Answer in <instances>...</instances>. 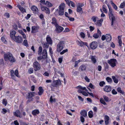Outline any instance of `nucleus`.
Listing matches in <instances>:
<instances>
[{"mask_svg": "<svg viewBox=\"0 0 125 125\" xmlns=\"http://www.w3.org/2000/svg\"><path fill=\"white\" fill-rule=\"evenodd\" d=\"M14 116L17 117H21L20 113L19 110H17L13 113Z\"/></svg>", "mask_w": 125, "mask_h": 125, "instance_id": "a211bd4d", "label": "nucleus"}, {"mask_svg": "<svg viewBox=\"0 0 125 125\" xmlns=\"http://www.w3.org/2000/svg\"><path fill=\"white\" fill-rule=\"evenodd\" d=\"M88 116L90 118H92L93 116V113L92 111H91L88 113Z\"/></svg>", "mask_w": 125, "mask_h": 125, "instance_id": "c03bdc74", "label": "nucleus"}, {"mask_svg": "<svg viewBox=\"0 0 125 125\" xmlns=\"http://www.w3.org/2000/svg\"><path fill=\"white\" fill-rule=\"evenodd\" d=\"M50 101L51 103H52L53 102H55V100L54 98L53 99L52 96H51L50 98Z\"/></svg>", "mask_w": 125, "mask_h": 125, "instance_id": "4d7b16f0", "label": "nucleus"}, {"mask_svg": "<svg viewBox=\"0 0 125 125\" xmlns=\"http://www.w3.org/2000/svg\"><path fill=\"white\" fill-rule=\"evenodd\" d=\"M106 6L104 5H103V6L102 9L104 13H107V10L105 8Z\"/></svg>", "mask_w": 125, "mask_h": 125, "instance_id": "a18cd8bd", "label": "nucleus"}, {"mask_svg": "<svg viewBox=\"0 0 125 125\" xmlns=\"http://www.w3.org/2000/svg\"><path fill=\"white\" fill-rule=\"evenodd\" d=\"M64 13V10H59L58 12V14L59 15L62 16L63 15Z\"/></svg>", "mask_w": 125, "mask_h": 125, "instance_id": "a19ab883", "label": "nucleus"}, {"mask_svg": "<svg viewBox=\"0 0 125 125\" xmlns=\"http://www.w3.org/2000/svg\"><path fill=\"white\" fill-rule=\"evenodd\" d=\"M84 117L82 116H81L80 117V120L81 121V122L83 123L85 121Z\"/></svg>", "mask_w": 125, "mask_h": 125, "instance_id": "603ef678", "label": "nucleus"}, {"mask_svg": "<svg viewBox=\"0 0 125 125\" xmlns=\"http://www.w3.org/2000/svg\"><path fill=\"white\" fill-rule=\"evenodd\" d=\"M52 23L55 26L58 24L57 23V21L55 17H53L52 19Z\"/></svg>", "mask_w": 125, "mask_h": 125, "instance_id": "bb28decb", "label": "nucleus"}, {"mask_svg": "<svg viewBox=\"0 0 125 125\" xmlns=\"http://www.w3.org/2000/svg\"><path fill=\"white\" fill-rule=\"evenodd\" d=\"M45 5L47 7H51L53 6V5L48 1H46Z\"/></svg>", "mask_w": 125, "mask_h": 125, "instance_id": "c85d7f7f", "label": "nucleus"}, {"mask_svg": "<svg viewBox=\"0 0 125 125\" xmlns=\"http://www.w3.org/2000/svg\"><path fill=\"white\" fill-rule=\"evenodd\" d=\"M33 68H30L28 70V72L30 74H31L33 72Z\"/></svg>", "mask_w": 125, "mask_h": 125, "instance_id": "79ce46f5", "label": "nucleus"}, {"mask_svg": "<svg viewBox=\"0 0 125 125\" xmlns=\"http://www.w3.org/2000/svg\"><path fill=\"white\" fill-rule=\"evenodd\" d=\"M2 113L3 114H4L7 112V110L6 109L4 108L2 109Z\"/></svg>", "mask_w": 125, "mask_h": 125, "instance_id": "0e129e2a", "label": "nucleus"}, {"mask_svg": "<svg viewBox=\"0 0 125 125\" xmlns=\"http://www.w3.org/2000/svg\"><path fill=\"white\" fill-rule=\"evenodd\" d=\"M80 36L83 39H84L85 36V34L83 32H81L80 33Z\"/></svg>", "mask_w": 125, "mask_h": 125, "instance_id": "49530a36", "label": "nucleus"}, {"mask_svg": "<svg viewBox=\"0 0 125 125\" xmlns=\"http://www.w3.org/2000/svg\"><path fill=\"white\" fill-rule=\"evenodd\" d=\"M104 90L107 92H110L111 90V88L110 86L106 85L104 88Z\"/></svg>", "mask_w": 125, "mask_h": 125, "instance_id": "aec40b11", "label": "nucleus"}, {"mask_svg": "<svg viewBox=\"0 0 125 125\" xmlns=\"http://www.w3.org/2000/svg\"><path fill=\"white\" fill-rule=\"evenodd\" d=\"M65 46L64 41H60L57 46V51L58 52H60L64 47Z\"/></svg>", "mask_w": 125, "mask_h": 125, "instance_id": "7ed1b4c3", "label": "nucleus"}, {"mask_svg": "<svg viewBox=\"0 0 125 125\" xmlns=\"http://www.w3.org/2000/svg\"><path fill=\"white\" fill-rule=\"evenodd\" d=\"M79 45L80 46L82 47L84 46V45L87 46V43L86 42H84L82 41L79 42Z\"/></svg>", "mask_w": 125, "mask_h": 125, "instance_id": "c756f323", "label": "nucleus"}, {"mask_svg": "<svg viewBox=\"0 0 125 125\" xmlns=\"http://www.w3.org/2000/svg\"><path fill=\"white\" fill-rule=\"evenodd\" d=\"M49 44L47 42H45L43 44V45L44 47L45 48H47L49 47Z\"/></svg>", "mask_w": 125, "mask_h": 125, "instance_id": "3c124183", "label": "nucleus"}, {"mask_svg": "<svg viewBox=\"0 0 125 125\" xmlns=\"http://www.w3.org/2000/svg\"><path fill=\"white\" fill-rule=\"evenodd\" d=\"M33 66L34 71H36L40 70L41 68L40 64L37 61H36L33 63Z\"/></svg>", "mask_w": 125, "mask_h": 125, "instance_id": "0eeeda50", "label": "nucleus"}, {"mask_svg": "<svg viewBox=\"0 0 125 125\" xmlns=\"http://www.w3.org/2000/svg\"><path fill=\"white\" fill-rule=\"evenodd\" d=\"M91 59L93 63L95 64V63L96 60L95 56H92L91 57Z\"/></svg>", "mask_w": 125, "mask_h": 125, "instance_id": "72a5a7b5", "label": "nucleus"}, {"mask_svg": "<svg viewBox=\"0 0 125 125\" xmlns=\"http://www.w3.org/2000/svg\"><path fill=\"white\" fill-rule=\"evenodd\" d=\"M55 27V31L57 33H59L61 32L64 30L63 27L59 25L58 24Z\"/></svg>", "mask_w": 125, "mask_h": 125, "instance_id": "9d476101", "label": "nucleus"}, {"mask_svg": "<svg viewBox=\"0 0 125 125\" xmlns=\"http://www.w3.org/2000/svg\"><path fill=\"white\" fill-rule=\"evenodd\" d=\"M107 62L112 68L114 67L116 65V64L117 63V60L114 59H112L110 60H108Z\"/></svg>", "mask_w": 125, "mask_h": 125, "instance_id": "39448f33", "label": "nucleus"}, {"mask_svg": "<svg viewBox=\"0 0 125 125\" xmlns=\"http://www.w3.org/2000/svg\"><path fill=\"white\" fill-rule=\"evenodd\" d=\"M104 122L105 124L107 125L109 124V117L107 115H105L104 117Z\"/></svg>", "mask_w": 125, "mask_h": 125, "instance_id": "a878e982", "label": "nucleus"}, {"mask_svg": "<svg viewBox=\"0 0 125 125\" xmlns=\"http://www.w3.org/2000/svg\"><path fill=\"white\" fill-rule=\"evenodd\" d=\"M99 21H100L97 20L96 23V25L98 26H100L102 25V22Z\"/></svg>", "mask_w": 125, "mask_h": 125, "instance_id": "864d4df0", "label": "nucleus"}, {"mask_svg": "<svg viewBox=\"0 0 125 125\" xmlns=\"http://www.w3.org/2000/svg\"><path fill=\"white\" fill-rule=\"evenodd\" d=\"M64 3H62L59 6V10H63L64 9Z\"/></svg>", "mask_w": 125, "mask_h": 125, "instance_id": "2f4dec72", "label": "nucleus"}, {"mask_svg": "<svg viewBox=\"0 0 125 125\" xmlns=\"http://www.w3.org/2000/svg\"><path fill=\"white\" fill-rule=\"evenodd\" d=\"M107 5L109 10V18L110 20H111V25L112 26L114 22L115 21V17L113 14L112 12L113 10L111 9L110 6L108 4H107Z\"/></svg>", "mask_w": 125, "mask_h": 125, "instance_id": "f03ea898", "label": "nucleus"}, {"mask_svg": "<svg viewBox=\"0 0 125 125\" xmlns=\"http://www.w3.org/2000/svg\"><path fill=\"white\" fill-rule=\"evenodd\" d=\"M40 27L38 25L32 26L31 27V33H35L39 32Z\"/></svg>", "mask_w": 125, "mask_h": 125, "instance_id": "6e6552de", "label": "nucleus"}, {"mask_svg": "<svg viewBox=\"0 0 125 125\" xmlns=\"http://www.w3.org/2000/svg\"><path fill=\"white\" fill-rule=\"evenodd\" d=\"M13 29L15 30L18 29V26L16 24H14L13 26Z\"/></svg>", "mask_w": 125, "mask_h": 125, "instance_id": "774afa93", "label": "nucleus"}, {"mask_svg": "<svg viewBox=\"0 0 125 125\" xmlns=\"http://www.w3.org/2000/svg\"><path fill=\"white\" fill-rule=\"evenodd\" d=\"M61 81L59 79L54 81L52 84V85L53 87H57V86L61 85Z\"/></svg>", "mask_w": 125, "mask_h": 125, "instance_id": "9b49d317", "label": "nucleus"}, {"mask_svg": "<svg viewBox=\"0 0 125 125\" xmlns=\"http://www.w3.org/2000/svg\"><path fill=\"white\" fill-rule=\"evenodd\" d=\"M14 74L16 76L18 77H19V76L18 75V71L17 70H16L15 71Z\"/></svg>", "mask_w": 125, "mask_h": 125, "instance_id": "13d9d810", "label": "nucleus"}, {"mask_svg": "<svg viewBox=\"0 0 125 125\" xmlns=\"http://www.w3.org/2000/svg\"><path fill=\"white\" fill-rule=\"evenodd\" d=\"M99 35L97 33L94 34L93 35V37L94 38H97L99 37Z\"/></svg>", "mask_w": 125, "mask_h": 125, "instance_id": "052dcab7", "label": "nucleus"}, {"mask_svg": "<svg viewBox=\"0 0 125 125\" xmlns=\"http://www.w3.org/2000/svg\"><path fill=\"white\" fill-rule=\"evenodd\" d=\"M112 78L113 80L114 81L115 83H118V80L115 76H112Z\"/></svg>", "mask_w": 125, "mask_h": 125, "instance_id": "58836bf2", "label": "nucleus"}, {"mask_svg": "<svg viewBox=\"0 0 125 125\" xmlns=\"http://www.w3.org/2000/svg\"><path fill=\"white\" fill-rule=\"evenodd\" d=\"M1 40L4 43L6 44L7 43V41L6 40V39L3 36H2L1 37Z\"/></svg>", "mask_w": 125, "mask_h": 125, "instance_id": "e433bc0d", "label": "nucleus"}, {"mask_svg": "<svg viewBox=\"0 0 125 125\" xmlns=\"http://www.w3.org/2000/svg\"><path fill=\"white\" fill-rule=\"evenodd\" d=\"M49 51L50 52V55L52 56L53 54V52L52 51V49L51 47H50L49 48Z\"/></svg>", "mask_w": 125, "mask_h": 125, "instance_id": "de8ad7c7", "label": "nucleus"}, {"mask_svg": "<svg viewBox=\"0 0 125 125\" xmlns=\"http://www.w3.org/2000/svg\"><path fill=\"white\" fill-rule=\"evenodd\" d=\"M85 90L87 91L88 90L86 89V88L85 87H83L79 85V93H82V94L86 96H87L88 94L85 92H84L83 91V90Z\"/></svg>", "mask_w": 125, "mask_h": 125, "instance_id": "423d86ee", "label": "nucleus"}, {"mask_svg": "<svg viewBox=\"0 0 125 125\" xmlns=\"http://www.w3.org/2000/svg\"><path fill=\"white\" fill-rule=\"evenodd\" d=\"M54 73L55 74H57V73H60V71L58 70L57 69L55 68H54Z\"/></svg>", "mask_w": 125, "mask_h": 125, "instance_id": "5fc2aeb1", "label": "nucleus"}, {"mask_svg": "<svg viewBox=\"0 0 125 125\" xmlns=\"http://www.w3.org/2000/svg\"><path fill=\"white\" fill-rule=\"evenodd\" d=\"M46 41L49 44H52V41L51 39V37L48 35L46 38Z\"/></svg>", "mask_w": 125, "mask_h": 125, "instance_id": "2eb2a0df", "label": "nucleus"}, {"mask_svg": "<svg viewBox=\"0 0 125 125\" xmlns=\"http://www.w3.org/2000/svg\"><path fill=\"white\" fill-rule=\"evenodd\" d=\"M97 43L95 41L92 42L90 44V47L92 49H95L97 47Z\"/></svg>", "mask_w": 125, "mask_h": 125, "instance_id": "4468645a", "label": "nucleus"}, {"mask_svg": "<svg viewBox=\"0 0 125 125\" xmlns=\"http://www.w3.org/2000/svg\"><path fill=\"white\" fill-rule=\"evenodd\" d=\"M80 114L81 116H83L84 117H86L87 116V113L86 111L85 110H83L81 111Z\"/></svg>", "mask_w": 125, "mask_h": 125, "instance_id": "b1692460", "label": "nucleus"}, {"mask_svg": "<svg viewBox=\"0 0 125 125\" xmlns=\"http://www.w3.org/2000/svg\"><path fill=\"white\" fill-rule=\"evenodd\" d=\"M83 3H79V13L81 14H82L83 12L81 7H83Z\"/></svg>", "mask_w": 125, "mask_h": 125, "instance_id": "dca6fc26", "label": "nucleus"}, {"mask_svg": "<svg viewBox=\"0 0 125 125\" xmlns=\"http://www.w3.org/2000/svg\"><path fill=\"white\" fill-rule=\"evenodd\" d=\"M42 48L41 46L39 47L38 51V54L39 55H41L42 54Z\"/></svg>", "mask_w": 125, "mask_h": 125, "instance_id": "7c9ffc66", "label": "nucleus"}, {"mask_svg": "<svg viewBox=\"0 0 125 125\" xmlns=\"http://www.w3.org/2000/svg\"><path fill=\"white\" fill-rule=\"evenodd\" d=\"M119 39V43L120 46H121L122 43V41L121 39V37L120 36H119L118 37Z\"/></svg>", "mask_w": 125, "mask_h": 125, "instance_id": "8fccbe9b", "label": "nucleus"}, {"mask_svg": "<svg viewBox=\"0 0 125 125\" xmlns=\"http://www.w3.org/2000/svg\"><path fill=\"white\" fill-rule=\"evenodd\" d=\"M86 68V66L84 65H82L80 67V69L81 70V71H83L85 70Z\"/></svg>", "mask_w": 125, "mask_h": 125, "instance_id": "f704fd0d", "label": "nucleus"}, {"mask_svg": "<svg viewBox=\"0 0 125 125\" xmlns=\"http://www.w3.org/2000/svg\"><path fill=\"white\" fill-rule=\"evenodd\" d=\"M41 10L45 12L47 14H49L50 13V11L49 9L46 7L41 6Z\"/></svg>", "mask_w": 125, "mask_h": 125, "instance_id": "f8f14e48", "label": "nucleus"}, {"mask_svg": "<svg viewBox=\"0 0 125 125\" xmlns=\"http://www.w3.org/2000/svg\"><path fill=\"white\" fill-rule=\"evenodd\" d=\"M105 84V83L104 81H102L100 82L99 83V84L100 86L102 87Z\"/></svg>", "mask_w": 125, "mask_h": 125, "instance_id": "e2e57ef3", "label": "nucleus"}, {"mask_svg": "<svg viewBox=\"0 0 125 125\" xmlns=\"http://www.w3.org/2000/svg\"><path fill=\"white\" fill-rule=\"evenodd\" d=\"M112 39L111 36L109 34H106V41L107 42H110Z\"/></svg>", "mask_w": 125, "mask_h": 125, "instance_id": "5701e85b", "label": "nucleus"}, {"mask_svg": "<svg viewBox=\"0 0 125 125\" xmlns=\"http://www.w3.org/2000/svg\"><path fill=\"white\" fill-rule=\"evenodd\" d=\"M39 92L38 94L39 95H41L43 93L44 90L42 86H40L38 88Z\"/></svg>", "mask_w": 125, "mask_h": 125, "instance_id": "f3484780", "label": "nucleus"}, {"mask_svg": "<svg viewBox=\"0 0 125 125\" xmlns=\"http://www.w3.org/2000/svg\"><path fill=\"white\" fill-rule=\"evenodd\" d=\"M16 32V31L14 30H12L11 31L10 33V38L12 39L15 36Z\"/></svg>", "mask_w": 125, "mask_h": 125, "instance_id": "6ab92c4d", "label": "nucleus"}, {"mask_svg": "<svg viewBox=\"0 0 125 125\" xmlns=\"http://www.w3.org/2000/svg\"><path fill=\"white\" fill-rule=\"evenodd\" d=\"M103 98L106 102L108 101L109 98L107 97L105 95H104L103 96Z\"/></svg>", "mask_w": 125, "mask_h": 125, "instance_id": "69168bd1", "label": "nucleus"}, {"mask_svg": "<svg viewBox=\"0 0 125 125\" xmlns=\"http://www.w3.org/2000/svg\"><path fill=\"white\" fill-rule=\"evenodd\" d=\"M76 56L73 57L72 60V61H73V62H74V67L77 66L78 63V61H76Z\"/></svg>", "mask_w": 125, "mask_h": 125, "instance_id": "cd10ccee", "label": "nucleus"}, {"mask_svg": "<svg viewBox=\"0 0 125 125\" xmlns=\"http://www.w3.org/2000/svg\"><path fill=\"white\" fill-rule=\"evenodd\" d=\"M39 17L40 19L42 20V23L43 25L45 24V21L44 19V16L42 14H41L40 15Z\"/></svg>", "mask_w": 125, "mask_h": 125, "instance_id": "412c9836", "label": "nucleus"}, {"mask_svg": "<svg viewBox=\"0 0 125 125\" xmlns=\"http://www.w3.org/2000/svg\"><path fill=\"white\" fill-rule=\"evenodd\" d=\"M23 45L26 47H29V44L28 43V41L26 39L24 40L23 42Z\"/></svg>", "mask_w": 125, "mask_h": 125, "instance_id": "473e14b6", "label": "nucleus"}, {"mask_svg": "<svg viewBox=\"0 0 125 125\" xmlns=\"http://www.w3.org/2000/svg\"><path fill=\"white\" fill-rule=\"evenodd\" d=\"M31 10L35 15L37 14L39 12L38 9L34 5H32L31 6Z\"/></svg>", "mask_w": 125, "mask_h": 125, "instance_id": "ddd939ff", "label": "nucleus"}, {"mask_svg": "<svg viewBox=\"0 0 125 125\" xmlns=\"http://www.w3.org/2000/svg\"><path fill=\"white\" fill-rule=\"evenodd\" d=\"M42 57L43 59H46L47 57V54H42Z\"/></svg>", "mask_w": 125, "mask_h": 125, "instance_id": "bf43d9fd", "label": "nucleus"}, {"mask_svg": "<svg viewBox=\"0 0 125 125\" xmlns=\"http://www.w3.org/2000/svg\"><path fill=\"white\" fill-rule=\"evenodd\" d=\"M117 90L118 93H119L122 94H124V91H123L121 90V88L120 87H118L117 88Z\"/></svg>", "mask_w": 125, "mask_h": 125, "instance_id": "c9c22d12", "label": "nucleus"}, {"mask_svg": "<svg viewBox=\"0 0 125 125\" xmlns=\"http://www.w3.org/2000/svg\"><path fill=\"white\" fill-rule=\"evenodd\" d=\"M106 80L107 82L109 83H111L112 82V79L109 77H106Z\"/></svg>", "mask_w": 125, "mask_h": 125, "instance_id": "4c0bfd02", "label": "nucleus"}, {"mask_svg": "<svg viewBox=\"0 0 125 125\" xmlns=\"http://www.w3.org/2000/svg\"><path fill=\"white\" fill-rule=\"evenodd\" d=\"M68 51V49H66L65 50H63L62 52H60V54L61 55H62L64 53H66Z\"/></svg>", "mask_w": 125, "mask_h": 125, "instance_id": "09e8293b", "label": "nucleus"}, {"mask_svg": "<svg viewBox=\"0 0 125 125\" xmlns=\"http://www.w3.org/2000/svg\"><path fill=\"white\" fill-rule=\"evenodd\" d=\"M100 101L101 103L104 105H106V103L102 98H101L100 99Z\"/></svg>", "mask_w": 125, "mask_h": 125, "instance_id": "ea45409f", "label": "nucleus"}, {"mask_svg": "<svg viewBox=\"0 0 125 125\" xmlns=\"http://www.w3.org/2000/svg\"><path fill=\"white\" fill-rule=\"evenodd\" d=\"M98 19L97 17L95 16H93L92 17L91 19L94 22H95L96 21V19Z\"/></svg>", "mask_w": 125, "mask_h": 125, "instance_id": "37998d69", "label": "nucleus"}, {"mask_svg": "<svg viewBox=\"0 0 125 125\" xmlns=\"http://www.w3.org/2000/svg\"><path fill=\"white\" fill-rule=\"evenodd\" d=\"M31 16V15L30 14H28L25 17V18L28 20L29 19V18H30Z\"/></svg>", "mask_w": 125, "mask_h": 125, "instance_id": "338daca9", "label": "nucleus"}, {"mask_svg": "<svg viewBox=\"0 0 125 125\" xmlns=\"http://www.w3.org/2000/svg\"><path fill=\"white\" fill-rule=\"evenodd\" d=\"M35 92H30L27 94L26 98L28 100L27 101V104L29 103L30 102L32 101L33 98L32 97L34 96Z\"/></svg>", "mask_w": 125, "mask_h": 125, "instance_id": "20e7f679", "label": "nucleus"}, {"mask_svg": "<svg viewBox=\"0 0 125 125\" xmlns=\"http://www.w3.org/2000/svg\"><path fill=\"white\" fill-rule=\"evenodd\" d=\"M17 6L22 13H23L24 12H26V10L21 7L20 5H18Z\"/></svg>", "mask_w": 125, "mask_h": 125, "instance_id": "4be33fe9", "label": "nucleus"}, {"mask_svg": "<svg viewBox=\"0 0 125 125\" xmlns=\"http://www.w3.org/2000/svg\"><path fill=\"white\" fill-rule=\"evenodd\" d=\"M2 103L3 104L6 106L7 104V102L5 99H3Z\"/></svg>", "mask_w": 125, "mask_h": 125, "instance_id": "6e6d98bb", "label": "nucleus"}, {"mask_svg": "<svg viewBox=\"0 0 125 125\" xmlns=\"http://www.w3.org/2000/svg\"><path fill=\"white\" fill-rule=\"evenodd\" d=\"M4 58L6 61H9L10 62H13L15 61V60L12 54L9 52L5 53L4 55Z\"/></svg>", "mask_w": 125, "mask_h": 125, "instance_id": "f257e3e1", "label": "nucleus"}, {"mask_svg": "<svg viewBox=\"0 0 125 125\" xmlns=\"http://www.w3.org/2000/svg\"><path fill=\"white\" fill-rule=\"evenodd\" d=\"M40 112L38 109H35L33 110L31 112L32 114L34 116L38 115L40 113Z\"/></svg>", "mask_w": 125, "mask_h": 125, "instance_id": "393cba45", "label": "nucleus"}, {"mask_svg": "<svg viewBox=\"0 0 125 125\" xmlns=\"http://www.w3.org/2000/svg\"><path fill=\"white\" fill-rule=\"evenodd\" d=\"M12 39L15 42L18 43H21L23 41L22 38L19 36H15Z\"/></svg>", "mask_w": 125, "mask_h": 125, "instance_id": "1a4fd4ad", "label": "nucleus"}, {"mask_svg": "<svg viewBox=\"0 0 125 125\" xmlns=\"http://www.w3.org/2000/svg\"><path fill=\"white\" fill-rule=\"evenodd\" d=\"M125 5V3L124 2L123 3H121L120 4V8H124Z\"/></svg>", "mask_w": 125, "mask_h": 125, "instance_id": "680f3d73", "label": "nucleus"}]
</instances>
